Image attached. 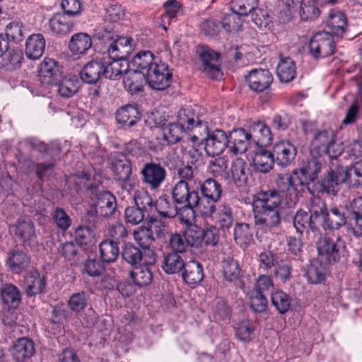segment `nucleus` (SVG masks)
<instances>
[{
    "label": "nucleus",
    "mask_w": 362,
    "mask_h": 362,
    "mask_svg": "<svg viewBox=\"0 0 362 362\" xmlns=\"http://www.w3.org/2000/svg\"><path fill=\"white\" fill-rule=\"evenodd\" d=\"M91 45V37L86 33H79L71 37L69 48L74 54H83L90 49Z\"/></svg>",
    "instance_id": "obj_40"
},
{
    "label": "nucleus",
    "mask_w": 362,
    "mask_h": 362,
    "mask_svg": "<svg viewBox=\"0 0 362 362\" xmlns=\"http://www.w3.org/2000/svg\"><path fill=\"white\" fill-rule=\"evenodd\" d=\"M121 255L123 260L132 267H136L141 263L142 249L132 243H125L122 246Z\"/></svg>",
    "instance_id": "obj_42"
},
{
    "label": "nucleus",
    "mask_w": 362,
    "mask_h": 362,
    "mask_svg": "<svg viewBox=\"0 0 362 362\" xmlns=\"http://www.w3.org/2000/svg\"><path fill=\"white\" fill-rule=\"evenodd\" d=\"M92 206L93 209L88 211V216L109 217L116 210V198L111 192L102 191L96 194L95 200Z\"/></svg>",
    "instance_id": "obj_7"
},
{
    "label": "nucleus",
    "mask_w": 362,
    "mask_h": 362,
    "mask_svg": "<svg viewBox=\"0 0 362 362\" xmlns=\"http://www.w3.org/2000/svg\"><path fill=\"white\" fill-rule=\"evenodd\" d=\"M202 62V71L212 79H218L221 76V71L218 66L220 59L219 53L209 48H203L199 54Z\"/></svg>",
    "instance_id": "obj_14"
},
{
    "label": "nucleus",
    "mask_w": 362,
    "mask_h": 362,
    "mask_svg": "<svg viewBox=\"0 0 362 362\" xmlns=\"http://www.w3.org/2000/svg\"><path fill=\"white\" fill-rule=\"evenodd\" d=\"M11 353L16 361H25L35 354V344L30 338H19L13 343Z\"/></svg>",
    "instance_id": "obj_22"
},
{
    "label": "nucleus",
    "mask_w": 362,
    "mask_h": 362,
    "mask_svg": "<svg viewBox=\"0 0 362 362\" xmlns=\"http://www.w3.org/2000/svg\"><path fill=\"white\" fill-rule=\"evenodd\" d=\"M163 137L168 144H175L180 141L182 133L185 131L181 127L175 122H169L163 128Z\"/></svg>",
    "instance_id": "obj_62"
},
{
    "label": "nucleus",
    "mask_w": 362,
    "mask_h": 362,
    "mask_svg": "<svg viewBox=\"0 0 362 362\" xmlns=\"http://www.w3.org/2000/svg\"><path fill=\"white\" fill-rule=\"evenodd\" d=\"M296 148L291 142L280 141L275 144L273 148V152L267 151L262 146H258V151L256 152V156L266 157L267 158H279V156L283 158L291 157L294 158L296 155Z\"/></svg>",
    "instance_id": "obj_19"
},
{
    "label": "nucleus",
    "mask_w": 362,
    "mask_h": 362,
    "mask_svg": "<svg viewBox=\"0 0 362 362\" xmlns=\"http://www.w3.org/2000/svg\"><path fill=\"white\" fill-rule=\"evenodd\" d=\"M346 209L342 206H332L322 219L321 226L325 230H338L347 221Z\"/></svg>",
    "instance_id": "obj_12"
},
{
    "label": "nucleus",
    "mask_w": 362,
    "mask_h": 362,
    "mask_svg": "<svg viewBox=\"0 0 362 362\" xmlns=\"http://www.w3.org/2000/svg\"><path fill=\"white\" fill-rule=\"evenodd\" d=\"M69 309L76 313L83 311L87 306V298L84 291L72 294L68 301Z\"/></svg>",
    "instance_id": "obj_64"
},
{
    "label": "nucleus",
    "mask_w": 362,
    "mask_h": 362,
    "mask_svg": "<svg viewBox=\"0 0 362 362\" xmlns=\"http://www.w3.org/2000/svg\"><path fill=\"white\" fill-rule=\"evenodd\" d=\"M13 235L23 243L30 242L36 238L34 222L29 218H19L11 227Z\"/></svg>",
    "instance_id": "obj_15"
},
{
    "label": "nucleus",
    "mask_w": 362,
    "mask_h": 362,
    "mask_svg": "<svg viewBox=\"0 0 362 362\" xmlns=\"http://www.w3.org/2000/svg\"><path fill=\"white\" fill-rule=\"evenodd\" d=\"M335 48L333 36L326 31L315 33L308 44L309 53L315 59L332 55Z\"/></svg>",
    "instance_id": "obj_3"
},
{
    "label": "nucleus",
    "mask_w": 362,
    "mask_h": 362,
    "mask_svg": "<svg viewBox=\"0 0 362 362\" xmlns=\"http://www.w3.org/2000/svg\"><path fill=\"white\" fill-rule=\"evenodd\" d=\"M132 42L131 37L116 36L115 40L108 46V57L114 59L127 61V57L132 51Z\"/></svg>",
    "instance_id": "obj_16"
},
{
    "label": "nucleus",
    "mask_w": 362,
    "mask_h": 362,
    "mask_svg": "<svg viewBox=\"0 0 362 362\" xmlns=\"http://www.w3.org/2000/svg\"><path fill=\"white\" fill-rule=\"evenodd\" d=\"M2 302L11 307H17L21 303V292L19 288L11 283L2 285L0 291Z\"/></svg>",
    "instance_id": "obj_37"
},
{
    "label": "nucleus",
    "mask_w": 362,
    "mask_h": 362,
    "mask_svg": "<svg viewBox=\"0 0 362 362\" xmlns=\"http://www.w3.org/2000/svg\"><path fill=\"white\" fill-rule=\"evenodd\" d=\"M49 24L51 30L58 35H66L73 28V23L63 13H55L49 19Z\"/></svg>",
    "instance_id": "obj_41"
},
{
    "label": "nucleus",
    "mask_w": 362,
    "mask_h": 362,
    "mask_svg": "<svg viewBox=\"0 0 362 362\" xmlns=\"http://www.w3.org/2000/svg\"><path fill=\"white\" fill-rule=\"evenodd\" d=\"M244 165L243 160H233L231 164L232 178L235 185L239 189L245 188L247 181Z\"/></svg>",
    "instance_id": "obj_50"
},
{
    "label": "nucleus",
    "mask_w": 362,
    "mask_h": 362,
    "mask_svg": "<svg viewBox=\"0 0 362 362\" xmlns=\"http://www.w3.org/2000/svg\"><path fill=\"white\" fill-rule=\"evenodd\" d=\"M30 264V257L23 251L19 249H13L8 253L6 264L9 270L16 274L25 271Z\"/></svg>",
    "instance_id": "obj_26"
},
{
    "label": "nucleus",
    "mask_w": 362,
    "mask_h": 362,
    "mask_svg": "<svg viewBox=\"0 0 362 362\" xmlns=\"http://www.w3.org/2000/svg\"><path fill=\"white\" fill-rule=\"evenodd\" d=\"M295 176L288 174L279 175L276 181L278 191L281 193L288 192L291 189L296 191V187L299 183L297 180V175Z\"/></svg>",
    "instance_id": "obj_61"
},
{
    "label": "nucleus",
    "mask_w": 362,
    "mask_h": 362,
    "mask_svg": "<svg viewBox=\"0 0 362 362\" xmlns=\"http://www.w3.org/2000/svg\"><path fill=\"white\" fill-rule=\"evenodd\" d=\"M228 148L233 156L243 154L252 145V134L243 128L233 129L228 136Z\"/></svg>",
    "instance_id": "obj_9"
},
{
    "label": "nucleus",
    "mask_w": 362,
    "mask_h": 362,
    "mask_svg": "<svg viewBox=\"0 0 362 362\" xmlns=\"http://www.w3.org/2000/svg\"><path fill=\"white\" fill-rule=\"evenodd\" d=\"M221 25L227 33L238 32L242 26V21L240 16L232 11L223 16Z\"/></svg>",
    "instance_id": "obj_60"
},
{
    "label": "nucleus",
    "mask_w": 362,
    "mask_h": 362,
    "mask_svg": "<svg viewBox=\"0 0 362 362\" xmlns=\"http://www.w3.org/2000/svg\"><path fill=\"white\" fill-rule=\"evenodd\" d=\"M221 272L225 280L229 282H234L239 279L241 269L238 261L233 257H228L221 262Z\"/></svg>",
    "instance_id": "obj_43"
},
{
    "label": "nucleus",
    "mask_w": 362,
    "mask_h": 362,
    "mask_svg": "<svg viewBox=\"0 0 362 362\" xmlns=\"http://www.w3.org/2000/svg\"><path fill=\"white\" fill-rule=\"evenodd\" d=\"M158 58H155L153 54L150 51H141L138 52L132 59V66L134 71H138L145 74L148 71L149 67L153 66Z\"/></svg>",
    "instance_id": "obj_34"
},
{
    "label": "nucleus",
    "mask_w": 362,
    "mask_h": 362,
    "mask_svg": "<svg viewBox=\"0 0 362 362\" xmlns=\"http://www.w3.org/2000/svg\"><path fill=\"white\" fill-rule=\"evenodd\" d=\"M320 11L317 0H302L300 6V17L301 20L314 21L320 16Z\"/></svg>",
    "instance_id": "obj_49"
},
{
    "label": "nucleus",
    "mask_w": 362,
    "mask_h": 362,
    "mask_svg": "<svg viewBox=\"0 0 362 362\" xmlns=\"http://www.w3.org/2000/svg\"><path fill=\"white\" fill-rule=\"evenodd\" d=\"M45 285V276L37 271H33L25 277L24 291L27 296L33 297L44 293Z\"/></svg>",
    "instance_id": "obj_23"
},
{
    "label": "nucleus",
    "mask_w": 362,
    "mask_h": 362,
    "mask_svg": "<svg viewBox=\"0 0 362 362\" xmlns=\"http://www.w3.org/2000/svg\"><path fill=\"white\" fill-rule=\"evenodd\" d=\"M347 20L346 16L338 11L332 10L326 21V27L332 36H342L346 30Z\"/></svg>",
    "instance_id": "obj_29"
},
{
    "label": "nucleus",
    "mask_w": 362,
    "mask_h": 362,
    "mask_svg": "<svg viewBox=\"0 0 362 362\" xmlns=\"http://www.w3.org/2000/svg\"><path fill=\"white\" fill-rule=\"evenodd\" d=\"M317 249L319 255L333 264L339 262L346 254V244L340 236L332 238L328 234L321 235L317 242Z\"/></svg>",
    "instance_id": "obj_2"
},
{
    "label": "nucleus",
    "mask_w": 362,
    "mask_h": 362,
    "mask_svg": "<svg viewBox=\"0 0 362 362\" xmlns=\"http://www.w3.org/2000/svg\"><path fill=\"white\" fill-rule=\"evenodd\" d=\"M296 148L291 142L280 141L275 144L273 148V152L267 151L262 146H258V151L256 152V156L266 157L267 158H279V156L283 158L291 157L294 158L296 155Z\"/></svg>",
    "instance_id": "obj_20"
},
{
    "label": "nucleus",
    "mask_w": 362,
    "mask_h": 362,
    "mask_svg": "<svg viewBox=\"0 0 362 362\" xmlns=\"http://www.w3.org/2000/svg\"><path fill=\"white\" fill-rule=\"evenodd\" d=\"M103 67L101 59L88 62L79 73L81 80L86 83L96 84L103 76Z\"/></svg>",
    "instance_id": "obj_24"
},
{
    "label": "nucleus",
    "mask_w": 362,
    "mask_h": 362,
    "mask_svg": "<svg viewBox=\"0 0 362 362\" xmlns=\"http://www.w3.org/2000/svg\"><path fill=\"white\" fill-rule=\"evenodd\" d=\"M217 223L224 230H228L234 223V216L231 208L226 204L220 206L218 211Z\"/></svg>",
    "instance_id": "obj_55"
},
{
    "label": "nucleus",
    "mask_w": 362,
    "mask_h": 362,
    "mask_svg": "<svg viewBox=\"0 0 362 362\" xmlns=\"http://www.w3.org/2000/svg\"><path fill=\"white\" fill-rule=\"evenodd\" d=\"M133 236L134 240L141 248L150 247L154 242L155 238L153 235V229L149 227L141 226L134 230Z\"/></svg>",
    "instance_id": "obj_54"
},
{
    "label": "nucleus",
    "mask_w": 362,
    "mask_h": 362,
    "mask_svg": "<svg viewBox=\"0 0 362 362\" xmlns=\"http://www.w3.org/2000/svg\"><path fill=\"white\" fill-rule=\"evenodd\" d=\"M146 83L150 88L156 90H163L170 85L172 73L168 66L159 59L150 66L148 71L144 74Z\"/></svg>",
    "instance_id": "obj_4"
},
{
    "label": "nucleus",
    "mask_w": 362,
    "mask_h": 362,
    "mask_svg": "<svg viewBox=\"0 0 362 362\" xmlns=\"http://www.w3.org/2000/svg\"><path fill=\"white\" fill-rule=\"evenodd\" d=\"M322 164L318 160H306L299 169L301 176H299L298 170H294L293 175H297V180L299 185H308V182H313L320 173Z\"/></svg>",
    "instance_id": "obj_18"
},
{
    "label": "nucleus",
    "mask_w": 362,
    "mask_h": 362,
    "mask_svg": "<svg viewBox=\"0 0 362 362\" xmlns=\"http://www.w3.org/2000/svg\"><path fill=\"white\" fill-rule=\"evenodd\" d=\"M200 190L203 197L218 202L222 194L221 185L215 180H206L201 185Z\"/></svg>",
    "instance_id": "obj_47"
},
{
    "label": "nucleus",
    "mask_w": 362,
    "mask_h": 362,
    "mask_svg": "<svg viewBox=\"0 0 362 362\" xmlns=\"http://www.w3.org/2000/svg\"><path fill=\"white\" fill-rule=\"evenodd\" d=\"M203 130L206 135L202 139L205 141V144L203 146L201 144L198 146V148L189 146L187 155L190 158L202 157V150L205 151L207 156H218L223 153L226 146L228 147V136L223 130L217 129L210 133L206 123L204 124Z\"/></svg>",
    "instance_id": "obj_1"
},
{
    "label": "nucleus",
    "mask_w": 362,
    "mask_h": 362,
    "mask_svg": "<svg viewBox=\"0 0 362 362\" xmlns=\"http://www.w3.org/2000/svg\"><path fill=\"white\" fill-rule=\"evenodd\" d=\"M233 238L237 245L247 247L252 240L250 226L246 223H237L233 229Z\"/></svg>",
    "instance_id": "obj_45"
},
{
    "label": "nucleus",
    "mask_w": 362,
    "mask_h": 362,
    "mask_svg": "<svg viewBox=\"0 0 362 362\" xmlns=\"http://www.w3.org/2000/svg\"><path fill=\"white\" fill-rule=\"evenodd\" d=\"M182 254L167 252L163 257L162 269L168 274H180L185 265Z\"/></svg>",
    "instance_id": "obj_33"
},
{
    "label": "nucleus",
    "mask_w": 362,
    "mask_h": 362,
    "mask_svg": "<svg viewBox=\"0 0 362 362\" xmlns=\"http://www.w3.org/2000/svg\"><path fill=\"white\" fill-rule=\"evenodd\" d=\"M103 63V76L110 80H117L128 69L127 61L114 59L110 57L107 59H101Z\"/></svg>",
    "instance_id": "obj_21"
},
{
    "label": "nucleus",
    "mask_w": 362,
    "mask_h": 362,
    "mask_svg": "<svg viewBox=\"0 0 362 362\" xmlns=\"http://www.w3.org/2000/svg\"><path fill=\"white\" fill-rule=\"evenodd\" d=\"M245 81L253 92L268 93L273 82V76L268 69H253L245 76Z\"/></svg>",
    "instance_id": "obj_8"
},
{
    "label": "nucleus",
    "mask_w": 362,
    "mask_h": 362,
    "mask_svg": "<svg viewBox=\"0 0 362 362\" xmlns=\"http://www.w3.org/2000/svg\"><path fill=\"white\" fill-rule=\"evenodd\" d=\"M130 277L136 286L142 287L146 286L151 283L153 274L150 267L141 265L139 267H136L134 271L130 272Z\"/></svg>",
    "instance_id": "obj_48"
},
{
    "label": "nucleus",
    "mask_w": 362,
    "mask_h": 362,
    "mask_svg": "<svg viewBox=\"0 0 362 362\" xmlns=\"http://www.w3.org/2000/svg\"><path fill=\"white\" fill-rule=\"evenodd\" d=\"M111 169L117 180H126L132 175L130 160H114L111 163Z\"/></svg>",
    "instance_id": "obj_56"
},
{
    "label": "nucleus",
    "mask_w": 362,
    "mask_h": 362,
    "mask_svg": "<svg viewBox=\"0 0 362 362\" xmlns=\"http://www.w3.org/2000/svg\"><path fill=\"white\" fill-rule=\"evenodd\" d=\"M175 123L185 130H192L194 128L202 129L204 128V124L192 107L180 109L177 112Z\"/></svg>",
    "instance_id": "obj_28"
},
{
    "label": "nucleus",
    "mask_w": 362,
    "mask_h": 362,
    "mask_svg": "<svg viewBox=\"0 0 362 362\" xmlns=\"http://www.w3.org/2000/svg\"><path fill=\"white\" fill-rule=\"evenodd\" d=\"M62 70V66L54 59L45 58L39 66V80L42 84L53 86L60 79L63 74Z\"/></svg>",
    "instance_id": "obj_11"
},
{
    "label": "nucleus",
    "mask_w": 362,
    "mask_h": 362,
    "mask_svg": "<svg viewBox=\"0 0 362 362\" xmlns=\"http://www.w3.org/2000/svg\"><path fill=\"white\" fill-rule=\"evenodd\" d=\"M45 47V40L42 34H33L25 42V53L31 60L39 59L43 54Z\"/></svg>",
    "instance_id": "obj_27"
},
{
    "label": "nucleus",
    "mask_w": 362,
    "mask_h": 362,
    "mask_svg": "<svg viewBox=\"0 0 362 362\" xmlns=\"http://www.w3.org/2000/svg\"><path fill=\"white\" fill-rule=\"evenodd\" d=\"M172 198L180 209L194 210L198 203V192L190 190L186 181L179 180L173 189Z\"/></svg>",
    "instance_id": "obj_6"
},
{
    "label": "nucleus",
    "mask_w": 362,
    "mask_h": 362,
    "mask_svg": "<svg viewBox=\"0 0 362 362\" xmlns=\"http://www.w3.org/2000/svg\"><path fill=\"white\" fill-rule=\"evenodd\" d=\"M326 204L322 199L320 197H313L309 201V212L311 217L314 221L320 226L322 219L327 212Z\"/></svg>",
    "instance_id": "obj_51"
},
{
    "label": "nucleus",
    "mask_w": 362,
    "mask_h": 362,
    "mask_svg": "<svg viewBox=\"0 0 362 362\" xmlns=\"http://www.w3.org/2000/svg\"><path fill=\"white\" fill-rule=\"evenodd\" d=\"M296 64L291 57H284L276 67V74L282 83H288L293 81L296 75Z\"/></svg>",
    "instance_id": "obj_36"
},
{
    "label": "nucleus",
    "mask_w": 362,
    "mask_h": 362,
    "mask_svg": "<svg viewBox=\"0 0 362 362\" xmlns=\"http://www.w3.org/2000/svg\"><path fill=\"white\" fill-rule=\"evenodd\" d=\"M141 174L143 182L148 185L153 189L160 187L166 176L164 168L153 162L144 164Z\"/></svg>",
    "instance_id": "obj_13"
},
{
    "label": "nucleus",
    "mask_w": 362,
    "mask_h": 362,
    "mask_svg": "<svg viewBox=\"0 0 362 362\" xmlns=\"http://www.w3.org/2000/svg\"><path fill=\"white\" fill-rule=\"evenodd\" d=\"M135 205L145 211L148 215L153 211L155 206L151 195L145 190L137 192L134 195Z\"/></svg>",
    "instance_id": "obj_59"
},
{
    "label": "nucleus",
    "mask_w": 362,
    "mask_h": 362,
    "mask_svg": "<svg viewBox=\"0 0 362 362\" xmlns=\"http://www.w3.org/2000/svg\"><path fill=\"white\" fill-rule=\"evenodd\" d=\"M118 243L115 240H105L99 245L100 257L103 262H115L119 254Z\"/></svg>",
    "instance_id": "obj_35"
},
{
    "label": "nucleus",
    "mask_w": 362,
    "mask_h": 362,
    "mask_svg": "<svg viewBox=\"0 0 362 362\" xmlns=\"http://www.w3.org/2000/svg\"><path fill=\"white\" fill-rule=\"evenodd\" d=\"M53 86H57V92L64 98H69L78 92L79 81L75 77H64L63 74L60 79L56 81Z\"/></svg>",
    "instance_id": "obj_32"
},
{
    "label": "nucleus",
    "mask_w": 362,
    "mask_h": 362,
    "mask_svg": "<svg viewBox=\"0 0 362 362\" xmlns=\"http://www.w3.org/2000/svg\"><path fill=\"white\" fill-rule=\"evenodd\" d=\"M183 281L188 285H197L204 278L202 265L194 260L186 262L184 268L180 274Z\"/></svg>",
    "instance_id": "obj_25"
},
{
    "label": "nucleus",
    "mask_w": 362,
    "mask_h": 362,
    "mask_svg": "<svg viewBox=\"0 0 362 362\" xmlns=\"http://www.w3.org/2000/svg\"><path fill=\"white\" fill-rule=\"evenodd\" d=\"M258 5L257 0H232L231 10L238 16H247Z\"/></svg>",
    "instance_id": "obj_58"
},
{
    "label": "nucleus",
    "mask_w": 362,
    "mask_h": 362,
    "mask_svg": "<svg viewBox=\"0 0 362 362\" xmlns=\"http://www.w3.org/2000/svg\"><path fill=\"white\" fill-rule=\"evenodd\" d=\"M141 118L138 106L127 105L117 110L116 120L118 123L128 127L134 126Z\"/></svg>",
    "instance_id": "obj_30"
},
{
    "label": "nucleus",
    "mask_w": 362,
    "mask_h": 362,
    "mask_svg": "<svg viewBox=\"0 0 362 362\" xmlns=\"http://www.w3.org/2000/svg\"><path fill=\"white\" fill-rule=\"evenodd\" d=\"M334 142L332 130H323L315 135L312 142L310 154L312 158H318L328 155L329 158H337V155H329V149Z\"/></svg>",
    "instance_id": "obj_10"
},
{
    "label": "nucleus",
    "mask_w": 362,
    "mask_h": 362,
    "mask_svg": "<svg viewBox=\"0 0 362 362\" xmlns=\"http://www.w3.org/2000/svg\"><path fill=\"white\" fill-rule=\"evenodd\" d=\"M144 82V74L138 71H129L123 78L124 88L132 95L142 91Z\"/></svg>",
    "instance_id": "obj_38"
},
{
    "label": "nucleus",
    "mask_w": 362,
    "mask_h": 362,
    "mask_svg": "<svg viewBox=\"0 0 362 362\" xmlns=\"http://www.w3.org/2000/svg\"><path fill=\"white\" fill-rule=\"evenodd\" d=\"M25 28L20 23L13 21L6 25L5 30V37L7 41H13L14 42H20L25 37L26 34Z\"/></svg>",
    "instance_id": "obj_53"
},
{
    "label": "nucleus",
    "mask_w": 362,
    "mask_h": 362,
    "mask_svg": "<svg viewBox=\"0 0 362 362\" xmlns=\"http://www.w3.org/2000/svg\"><path fill=\"white\" fill-rule=\"evenodd\" d=\"M281 197L276 190L260 191L252 197V206L280 210Z\"/></svg>",
    "instance_id": "obj_17"
},
{
    "label": "nucleus",
    "mask_w": 362,
    "mask_h": 362,
    "mask_svg": "<svg viewBox=\"0 0 362 362\" xmlns=\"http://www.w3.org/2000/svg\"><path fill=\"white\" fill-rule=\"evenodd\" d=\"M293 226L297 232L300 234L303 233L304 230L308 228L313 231H317L319 230L320 226L318 223L313 219L310 214L302 209L298 210L293 217Z\"/></svg>",
    "instance_id": "obj_39"
},
{
    "label": "nucleus",
    "mask_w": 362,
    "mask_h": 362,
    "mask_svg": "<svg viewBox=\"0 0 362 362\" xmlns=\"http://www.w3.org/2000/svg\"><path fill=\"white\" fill-rule=\"evenodd\" d=\"M146 216H148V214L136 205L128 206L124 211L126 222L134 226L142 222Z\"/></svg>",
    "instance_id": "obj_63"
},
{
    "label": "nucleus",
    "mask_w": 362,
    "mask_h": 362,
    "mask_svg": "<svg viewBox=\"0 0 362 362\" xmlns=\"http://www.w3.org/2000/svg\"><path fill=\"white\" fill-rule=\"evenodd\" d=\"M252 211L257 233L267 232L281 224L280 210L252 206Z\"/></svg>",
    "instance_id": "obj_5"
},
{
    "label": "nucleus",
    "mask_w": 362,
    "mask_h": 362,
    "mask_svg": "<svg viewBox=\"0 0 362 362\" xmlns=\"http://www.w3.org/2000/svg\"><path fill=\"white\" fill-rule=\"evenodd\" d=\"M57 251L71 265L77 264L83 255L81 247L71 241L61 244Z\"/></svg>",
    "instance_id": "obj_31"
},
{
    "label": "nucleus",
    "mask_w": 362,
    "mask_h": 362,
    "mask_svg": "<svg viewBox=\"0 0 362 362\" xmlns=\"http://www.w3.org/2000/svg\"><path fill=\"white\" fill-rule=\"evenodd\" d=\"M292 299L286 292L278 289L271 293V302L277 312L284 315L291 308Z\"/></svg>",
    "instance_id": "obj_44"
},
{
    "label": "nucleus",
    "mask_w": 362,
    "mask_h": 362,
    "mask_svg": "<svg viewBox=\"0 0 362 362\" xmlns=\"http://www.w3.org/2000/svg\"><path fill=\"white\" fill-rule=\"evenodd\" d=\"M176 204H172L166 195L160 196L155 202L154 208L163 218H172L178 214Z\"/></svg>",
    "instance_id": "obj_46"
},
{
    "label": "nucleus",
    "mask_w": 362,
    "mask_h": 362,
    "mask_svg": "<svg viewBox=\"0 0 362 362\" xmlns=\"http://www.w3.org/2000/svg\"><path fill=\"white\" fill-rule=\"evenodd\" d=\"M187 247L184 234L171 233L168 235L167 247L170 250V252L184 254L186 252Z\"/></svg>",
    "instance_id": "obj_57"
},
{
    "label": "nucleus",
    "mask_w": 362,
    "mask_h": 362,
    "mask_svg": "<svg viewBox=\"0 0 362 362\" xmlns=\"http://www.w3.org/2000/svg\"><path fill=\"white\" fill-rule=\"evenodd\" d=\"M326 274L325 266L315 261L312 262L307 270L306 276L310 284H320L325 280Z\"/></svg>",
    "instance_id": "obj_52"
}]
</instances>
